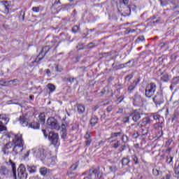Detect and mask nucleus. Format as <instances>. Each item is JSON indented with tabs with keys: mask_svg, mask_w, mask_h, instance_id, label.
<instances>
[{
	"mask_svg": "<svg viewBox=\"0 0 179 179\" xmlns=\"http://www.w3.org/2000/svg\"><path fill=\"white\" fill-rule=\"evenodd\" d=\"M152 120H150V117H144L143 119V125H148L149 124H152Z\"/></svg>",
	"mask_w": 179,
	"mask_h": 179,
	"instance_id": "nucleus-25",
	"label": "nucleus"
},
{
	"mask_svg": "<svg viewBox=\"0 0 179 179\" xmlns=\"http://www.w3.org/2000/svg\"><path fill=\"white\" fill-rule=\"evenodd\" d=\"M1 9L3 10V13L8 15L9 13V3L6 1H2Z\"/></svg>",
	"mask_w": 179,
	"mask_h": 179,
	"instance_id": "nucleus-15",
	"label": "nucleus"
},
{
	"mask_svg": "<svg viewBox=\"0 0 179 179\" xmlns=\"http://www.w3.org/2000/svg\"><path fill=\"white\" fill-rule=\"evenodd\" d=\"M30 155V150L27 151L26 154L24 155V159H27Z\"/></svg>",
	"mask_w": 179,
	"mask_h": 179,
	"instance_id": "nucleus-56",
	"label": "nucleus"
},
{
	"mask_svg": "<svg viewBox=\"0 0 179 179\" xmlns=\"http://www.w3.org/2000/svg\"><path fill=\"white\" fill-rule=\"evenodd\" d=\"M123 122L127 124V122H129V117H126L123 118Z\"/></svg>",
	"mask_w": 179,
	"mask_h": 179,
	"instance_id": "nucleus-50",
	"label": "nucleus"
},
{
	"mask_svg": "<svg viewBox=\"0 0 179 179\" xmlns=\"http://www.w3.org/2000/svg\"><path fill=\"white\" fill-rule=\"evenodd\" d=\"M20 19H22V20H24V15H25V13L24 11H23V10H21L20 11Z\"/></svg>",
	"mask_w": 179,
	"mask_h": 179,
	"instance_id": "nucleus-34",
	"label": "nucleus"
},
{
	"mask_svg": "<svg viewBox=\"0 0 179 179\" xmlns=\"http://www.w3.org/2000/svg\"><path fill=\"white\" fill-rule=\"evenodd\" d=\"M9 120V115L0 114V124L1 125H7Z\"/></svg>",
	"mask_w": 179,
	"mask_h": 179,
	"instance_id": "nucleus-12",
	"label": "nucleus"
},
{
	"mask_svg": "<svg viewBox=\"0 0 179 179\" xmlns=\"http://www.w3.org/2000/svg\"><path fill=\"white\" fill-rule=\"evenodd\" d=\"M122 131H120L119 132H113V133H111L110 134V138H117L118 136H121V135H122Z\"/></svg>",
	"mask_w": 179,
	"mask_h": 179,
	"instance_id": "nucleus-27",
	"label": "nucleus"
},
{
	"mask_svg": "<svg viewBox=\"0 0 179 179\" xmlns=\"http://www.w3.org/2000/svg\"><path fill=\"white\" fill-rule=\"evenodd\" d=\"M32 11L36 12V13H38V12H40V8L39 7H33Z\"/></svg>",
	"mask_w": 179,
	"mask_h": 179,
	"instance_id": "nucleus-44",
	"label": "nucleus"
},
{
	"mask_svg": "<svg viewBox=\"0 0 179 179\" xmlns=\"http://www.w3.org/2000/svg\"><path fill=\"white\" fill-rule=\"evenodd\" d=\"M10 171L5 166H0V176L1 177H8L9 176Z\"/></svg>",
	"mask_w": 179,
	"mask_h": 179,
	"instance_id": "nucleus-13",
	"label": "nucleus"
},
{
	"mask_svg": "<svg viewBox=\"0 0 179 179\" xmlns=\"http://www.w3.org/2000/svg\"><path fill=\"white\" fill-rule=\"evenodd\" d=\"M106 93V90H103L102 91H101V94L103 96V94H104Z\"/></svg>",
	"mask_w": 179,
	"mask_h": 179,
	"instance_id": "nucleus-63",
	"label": "nucleus"
},
{
	"mask_svg": "<svg viewBox=\"0 0 179 179\" xmlns=\"http://www.w3.org/2000/svg\"><path fill=\"white\" fill-rule=\"evenodd\" d=\"M131 160H129V157H127L122 159V166H128Z\"/></svg>",
	"mask_w": 179,
	"mask_h": 179,
	"instance_id": "nucleus-26",
	"label": "nucleus"
},
{
	"mask_svg": "<svg viewBox=\"0 0 179 179\" xmlns=\"http://www.w3.org/2000/svg\"><path fill=\"white\" fill-rule=\"evenodd\" d=\"M49 139L54 146H59V137L58 134L54 133L52 131L50 132Z\"/></svg>",
	"mask_w": 179,
	"mask_h": 179,
	"instance_id": "nucleus-7",
	"label": "nucleus"
},
{
	"mask_svg": "<svg viewBox=\"0 0 179 179\" xmlns=\"http://www.w3.org/2000/svg\"><path fill=\"white\" fill-rule=\"evenodd\" d=\"M90 143H92V139L85 140L86 146H90Z\"/></svg>",
	"mask_w": 179,
	"mask_h": 179,
	"instance_id": "nucleus-47",
	"label": "nucleus"
},
{
	"mask_svg": "<svg viewBox=\"0 0 179 179\" xmlns=\"http://www.w3.org/2000/svg\"><path fill=\"white\" fill-rule=\"evenodd\" d=\"M85 140L92 139V136L90 135V132L87 131L84 136Z\"/></svg>",
	"mask_w": 179,
	"mask_h": 179,
	"instance_id": "nucleus-37",
	"label": "nucleus"
},
{
	"mask_svg": "<svg viewBox=\"0 0 179 179\" xmlns=\"http://www.w3.org/2000/svg\"><path fill=\"white\" fill-rule=\"evenodd\" d=\"M60 4H61L60 0H55L54 3L52 6V9L57 8V5H60Z\"/></svg>",
	"mask_w": 179,
	"mask_h": 179,
	"instance_id": "nucleus-32",
	"label": "nucleus"
},
{
	"mask_svg": "<svg viewBox=\"0 0 179 179\" xmlns=\"http://www.w3.org/2000/svg\"><path fill=\"white\" fill-rule=\"evenodd\" d=\"M171 178V176L170 174H166L161 179H170Z\"/></svg>",
	"mask_w": 179,
	"mask_h": 179,
	"instance_id": "nucleus-48",
	"label": "nucleus"
},
{
	"mask_svg": "<svg viewBox=\"0 0 179 179\" xmlns=\"http://www.w3.org/2000/svg\"><path fill=\"white\" fill-rule=\"evenodd\" d=\"M3 131H6V127H5V124H0V132H2Z\"/></svg>",
	"mask_w": 179,
	"mask_h": 179,
	"instance_id": "nucleus-43",
	"label": "nucleus"
},
{
	"mask_svg": "<svg viewBox=\"0 0 179 179\" xmlns=\"http://www.w3.org/2000/svg\"><path fill=\"white\" fill-rule=\"evenodd\" d=\"M42 132H43L45 138H48V135L47 134V131H45V129H43Z\"/></svg>",
	"mask_w": 179,
	"mask_h": 179,
	"instance_id": "nucleus-58",
	"label": "nucleus"
},
{
	"mask_svg": "<svg viewBox=\"0 0 179 179\" xmlns=\"http://www.w3.org/2000/svg\"><path fill=\"white\" fill-rule=\"evenodd\" d=\"M132 78H134V76H132V75H128L126 78H125V79H126V80H131V79Z\"/></svg>",
	"mask_w": 179,
	"mask_h": 179,
	"instance_id": "nucleus-54",
	"label": "nucleus"
},
{
	"mask_svg": "<svg viewBox=\"0 0 179 179\" xmlns=\"http://www.w3.org/2000/svg\"><path fill=\"white\" fill-rule=\"evenodd\" d=\"M51 43H53V44H55V43H57V40L53 39L51 41Z\"/></svg>",
	"mask_w": 179,
	"mask_h": 179,
	"instance_id": "nucleus-64",
	"label": "nucleus"
},
{
	"mask_svg": "<svg viewBox=\"0 0 179 179\" xmlns=\"http://www.w3.org/2000/svg\"><path fill=\"white\" fill-rule=\"evenodd\" d=\"M133 121H134V122H137L138 121H139V120H141V114L135 110L133 113V117H132Z\"/></svg>",
	"mask_w": 179,
	"mask_h": 179,
	"instance_id": "nucleus-19",
	"label": "nucleus"
},
{
	"mask_svg": "<svg viewBox=\"0 0 179 179\" xmlns=\"http://www.w3.org/2000/svg\"><path fill=\"white\" fill-rule=\"evenodd\" d=\"M48 89H49L50 92H54V90H55V85L50 83L48 84Z\"/></svg>",
	"mask_w": 179,
	"mask_h": 179,
	"instance_id": "nucleus-31",
	"label": "nucleus"
},
{
	"mask_svg": "<svg viewBox=\"0 0 179 179\" xmlns=\"http://www.w3.org/2000/svg\"><path fill=\"white\" fill-rule=\"evenodd\" d=\"M129 64H131V60L124 64H120V68H126L127 65H128Z\"/></svg>",
	"mask_w": 179,
	"mask_h": 179,
	"instance_id": "nucleus-45",
	"label": "nucleus"
},
{
	"mask_svg": "<svg viewBox=\"0 0 179 179\" xmlns=\"http://www.w3.org/2000/svg\"><path fill=\"white\" fill-rule=\"evenodd\" d=\"M156 107H159V106H162L163 103H164V97L163 96V94H157L152 99Z\"/></svg>",
	"mask_w": 179,
	"mask_h": 179,
	"instance_id": "nucleus-8",
	"label": "nucleus"
},
{
	"mask_svg": "<svg viewBox=\"0 0 179 179\" xmlns=\"http://www.w3.org/2000/svg\"><path fill=\"white\" fill-rule=\"evenodd\" d=\"M20 124L22 125V127H27L29 122H27V119H26V117L24 115H22L19 118Z\"/></svg>",
	"mask_w": 179,
	"mask_h": 179,
	"instance_id": "nucleus-18",
	"label": "nucleus"
},
{
	"mask_svg": "<svg viewBox=\"0 0 179 179\" xmlns=\"http://www.w3.org/2000/svg\"><path fill=\"white\" fill-rule=\"evenodd\" d=\"M152 174H154V176H155V177H157V176H159V170L152 169Z\"/></svg>",
	"mask_w": 179,
	"mask_h": 179,
	"instance_id": "nucleus-42",
	"label": "nucleus"
},
{
	"mask_svg": "<svg viewBox=\"0 0 179 179\" xmlns=\"http://www.w3.org/2000/svg\"><path fill=\"white\" fill-rule=\"evenodd\" d=\"M10 81H5V80H0V85L1 86H6Z\"/></svg>",
	"mask_w": 179,
	"mask_h": 179,
	"instance_id": "nucleus-35",
	"label": "nucleus"
},
{
	"mask_svg": "<svg viewBox=\"0 0 179 179\" xmlns=\"http://www.w3.org/2000/svg\"><path fill=\"white\" fill-rule=\"evenodd\" d=\"M122 113H124V109L122 108H119V110H117V113L122 114Z\"/></svg>",
	"mask_w": 179,
	"mask_h": 179,
	"instance_id": "nucleus-60",
	"label": "nucleus"
},
{
	"mask_svg": "<svg viewBox=\"0 0 179 179\" xmlns=\"http://www.w3.org/2000/svg\"><path fill=\"white\" fill-rule=\"evenodd\" d=\"M64 70V69H62V66H61L60 65H56L55 66V71L57 72H62V71Z\"/></svg>",
	"mask_w": 179,
	"mask_h": 179,
	"instance_id": "nucleus-33",
	"label": "nucleus"
},
{
	"mask_svg": "<svg viewBox=\"0 0 179 179\" xmlns=\"http://www.w3.org/2000/svg\"><path fill=\"white\" fill-rule=\"evenodd\" d=\"M47 127L50 129H57V131L59 130L60 128L58 120L52 117H50L48 119Z\"/></svg>",
	"mask_w": 179,
	"mask_h": 179,
	"instance_id": "nucleus-4",
	"label": "nucleus"
},
{
	"mask_svg": "<svg viewBox=\"0 0 179 179\" xmlns=\"http://www.w3.org/2000/svg\"><path fill=\"white\" fill-rule=\"evenodd\" d=\"M145 37L143 36H139L136 40V43H140V41H144Z\"/></svg>",
	"mask_w": 179,
	"mask_h": 179,
	"instance_id": "nucleus-41",
	"label": "nucleus"
},
{
	"mask_svg": "<svg viewBox=\"0 0 179 179\" xmlns=\"http://www.w3.org/2000/svg\"><path fill=\"white\" fill-rule=\"evenodd\" d=\"M175 174L177 176L178 178H179V168L178 167L175 169Z\"/></svg>",
	"mask_w": 179,
	"mask_h": 179,
	"instance_id": "nucleus-49",
	"label": "nucleus"
},
{
	"mask_svg": "<svg viewBox=\"0 0 179 179\" xmlns=\"http://www.w3.org/2000/svg\"><path fill=\"white\" fill-rule=\"evenodd\" d=\"M71 110L75 113H76V111H78V114H83V113H85V105L76 103L75 102L71 103Z\"/></svg>",
	"mask_w": 179,
	"mask_h": 179,
	"instance_id": "nucleus-5",
	"label": "nucleus"
},
{
	"mask_svg": "<svg viewBox=\"0 0 179 179\" xmlns=\"http://www.w3.org/2000/svg\"><path fill=\"white\" fill-rule=\"evenodd\" d=\"M132 159H133L135 164H139V161L138 160V157H136V155H133Z\"/></svg>",
	"mask_w": 179,
	"mask_h": 179,
	"instance_id": "nucleus-38",
	"label": "nucleus"
},
{
	"mask_svg": "<svg viewBox=\"0 0 179 179\" xmlns=\"http://www.w3.org/2000/svg\"><path fill=\"white\" fill-rule=\"evenodd\" d=\"M142 104V96L141 95L136 94L134 98V105L141 106Z\"/></svg>",
	"mask_w": 179,
	"mask_h": 179,
	"instance_id": "nucleus-16",
	"label": "nucleus"
},
{
	"mask_svg": "<svg viewBox=\"0 0 179 179\" xmlns=\"http://www.w3.org/2000/svg\"><path fill=\"white\" fill-rule=\"evenodd\" d=\"M109 170H110V171H112L113 173H115V171L117 170V168L115 166H109Z\"/></svg>",
	"mask_w": 179,
	"mask_h": 179,
	"instance_id": "nucleus-40",
	"label": "nucleus"
},
{
	"mask_svg": "<svg viewBox=\"0 0 179 179\" xmlns=\"http://www.w3.org/2000/svg\"><path fill=\"white\" fill-rule=\"evenodd\" d=\"M157 89V86L155 83H150L145 87V96L148 99L155 96V93H156V90Z\"/></svg>",
	"mask_w": 179,
	"mask_h": 179,
	"instance_id": "nucleus-3",
	"label": "nucleus"
},
{
	"mask_svg": "<svg viewBox=\"0 0 179 179\" xmlns=\"http://www.w3.org/2000/svg\"><path fill=\"white\" fill-rule=\"evenodd\" d=\"M39 171L41 176H47L48 173H50V169H47L46 167H41L39 169Z\"/></svg>",
	"mask_w": 179,
	"mask_h": 179,
	"instance_id": "nucleus-21",
	"label": "nucleus"
},
{
	"mask_svg": "<svg viewBox=\"0 0 179 179\" xmlns=\"http://www.w3.org/2000/svg\"><path fill=\"white\" fill-rule=\"evenodd\" d=\"M154 120H159L160 118V115H157V114H154L152 115Z\"/></svg>",
	"mask_w": 179,
	"mask_h": 179,
	"instance_id": "nucleus-53",
	"label": "nucleus"
},
{
	"mask_svg": "<svg viewBox=\"0 0 179 179\" xmlns=\"http://www.w3.org/2000/svg\"><path fill=\"white\" fill-rule=\"evenodd\" d=\"M142 135H148V129H142Z\"/></svg>",
	"mask_w": 179,
	"mask_h": 179,
	"instance_id": "nucleus-59",
	"label": "nucleus"
},
{
	"mask_svg": "<svg viewBox=\"0 0 179 179\" xmlns=\"http://www.w3.org/2000/svg\"><path fill=\"white\" fill-rule=\"evenodd\" d=\"M173 157H167L166 162L168 163V164H170L171 162H173Z\"/></svg>",
	"mask_w": 179,
	"mask_h": 179,
	"instance_id": "nucleus-46",
	"label": "nucleus"
},
{
	"mask_svg": "<svg viewBox=\"0 0 179 179\" xmlns=\"http://www.w3.org/2000/svg\"><path fill=\"white\" fill-rule=\"evenodd\" d=\"M121 146V141H117L114 145H113V148L115 149H117L118 147Z\"/></svg>",
	"mask_w": 179,
	"mask_h": 179,
	"instance_id": "nucleus-39",
	"label": "nucleus"
},
{
	"mask_svg": "<svg viewBox=\"0 0 179 179\" xmlns=\"http://www.w3.org/2000/svg\"><path fill=\"white\" fill-rule=\"evenodd\" d=\"M161 80H162V82H168L169 80V74L163 75L161 78Z\"/></svg>",
	"mask_w": 179,
	"mask_h": 179,
	"instance_id": "nucleus-30",
	"label": "nucleus"
},
{
	"mask_svg": "<svg viewBox=\"0 0 179 179\" xmlns=\"http://www.w3.org/2000/svg\"><path fill=\"white\" fill-rule=\"evenodd\" d=\"M136 85H138V82L134 81V83L129 86L128 92H129L131 93V92H132V90H134L135 88L136 87Z\"/></svg>",
	"mask_w": 179,
	"mask_h": 179,
	"instance_id": "nucleus-23",
	"label": "nucleus"
},
{
	"mask_svg": "<svg viewBox=\"0 0 179 179\" xmlns=\"http://www.w3.org/2000/svg\"><path fill=\"white\" fill-rule=\"evenodd\" d=\"M125 138L127 139V138H128V137L125 135H123L122 137V141H124V142H126L127 140H125Z\"/></svg>",
	"mask_w": 179,
	"mask_h": 179,
	"instance_id": "nucleus-61",
	"label": "nucleus"
},
{
	"mask_svg": "<svg viewBox=\"0 0 179 179\" xmlns=\"http://www.w3.org/2000/svg\"><path fill=\"white\" fill-rule=\"evenodd\" d=\"M39 121L40 122H42V124L45 122V113H42L39 115Z\"/></svg>",
	"mask_w": 179,
	"mask_h": 179,
	"instance_id": "nucleus-28",
	"label": "nucleus"
},
{
	"mask_svg": "<svg viewBox=\"0 0 179 179\" xmlns=\"http://www.w3.org/2000/svg\"><path fill=\"white\" fill-rule=\"evenodd\" d=\"M76 169H78V164H73L72 166L70 167V170L71 171H74V170H76Z\"/></svg>",
	"mask_w": 179,
	"mask_h": 179,
	"instance_id": "nucleus-36",
	"label": "nucleus"
},
{
	"mask_svg": "<svg viewBox=\"0 0 179 179\" xmlns=\"http://www.w3.org/2000/svg\"><path fill=\"white\" fill-rule=\"evenodd\" d=\"M27 169L29 173H36L37 171V168L35 166H27Z\"/></svg>",
	"mask_w": 179,
	"mask_h": 179,
	"instance_id": "nucleus-22",
	"label": "nucleus"
},
{
	"mask_svg": "<svg viewBox=\"0 0 179 179\" xmlns=\"http://www.w3.org/2000/svg\"><path fill=\"white\" fill-rule=\"evenodd\" d=\"M106 111L108 113H111V111H113V106H110L106 108Z\"/></svg>",
	"mask_w": 179,
	"mask_h": 179,
	"instance_id": "nucleus-55",
	"label": "nucleus"
},
{
	"mask_svg": "<svg viewBox=\"0 0 179 179\" xmlns=\"http://www.w3.org/2000/svg\"><path fill=\"white\" fill-rule=\"evenodd\" d=\"M45 73L47 74L48 76H51V71L50 69H46L45 70Z\"/></svg>",
	"mask_w": 179,
	"mask_h": 179,
	"instance_id": "nucleus-57",
	"label": "nucleus"
},
{
	"mask_svg": "<svg viewBox=\"0 0 179 179\" xmlns=\"http://www.w3.org/2000/svg\"><path fill=\"white\" fill-rule=\"evenodd\" d=\"M13 145H14L12 152L13 156H17V155L23 153L24 143L23 142L22 134H15V138L13 139Z\"/></svg>",
	"mask_w": 179,
	"mask_h": 179,
	"instance_id": "nucleus-1",
	"label": "nucleus"
},
{
	"mask_svg": "<svg viewBox=\"0 0 179 179\" xmlns=\"http://www.w3.org/2000/svg\"><path fill=\"white\" fill-rule=\"evenodd\" d=\"M9 164L12 167L13 177L14 179H16V164H15L11 159H10Z\"/></svg>",
	"mask_w": 179,
	"mask_h": 179,
	"instance_id": "nucleus-17",
	"label": "nucleus"
},
{
	"mask_svg": "<svg viewBox=\"0 0 179 179\" xmlns=\"http://www.w3.org/2000/svg\"><path fill=\"white\" fill-rule=\"evenodd\" d=\"M34 155L36 157L41 159V160H43V159H50V157L45 152V150L43 148H38L36 151H34Z\"/></svg>",
	"mask_w": 179,
	"mask_h": 179,
	"instance_id": "nucleus-6",
	"label": "nucleus"
},
{
	"mask_svg": "<svg viewBox=\"0 0 179 179\" xmlns=\"http://www.w3.org/2000/svg\"><path fill=\"white\" fill-rule=\"evenodd\" d=\"M6 136H7V138H14V139H15V136H16V135L10 133V134H6Z\"/></svg>",
	"mask_w": 179,
	"mask_h": 179,
	"instance_id": "nucleus-52",
	"label": "nucleus"
},
{
	"mask_svg": "<svg viewBox=\"0 0 179 179\" xmlns=\"http://www.w3.org/2000/svg\"><path fill=\"white\" fill-rule=\"evenodd\" d=\"M97 122H99V118L96 116H92L90 122L91 127H94Z\"/></svg>",
	"mask_w": 179,
	"mask_h": 179,
	"instance_id": "nucleus-20",
	"label": "nucleus"
},
{
	"mask_svg": "<svg viewBox=\"0 0 179 179\" xmlns=\"http://www.w3.org/2000/svg\"><path fill=\"white\" fill-rule=\"evenodd\" d=\"M29 99H30V100H34V95L29 96Z\"/></svg>",
	"mask_w": 179,
	"mask_h": 179,
	"instance_id": "nucleus-62",
	"label": "nucleus"
},
{
	"mask_svg": "<svg viewBox=\"0 0 179 179\" xmlns=\"http://www.w3.org/2000/svg\"><path fill=\"white\" fill-rule=\"evenodd\" d=\"M73 33H76L78 30H79V27L78 26H74L72 29Z\"/></svg>",
	"mask_w": 179,
	"mask_h": 179,
	"instance_id": "nucleus-51",
	"label": "nucleus"
},
{
	"mask_svg": "<svg viewBox=\"0 0 179 179\" xmlns=\"http://www.w3.org/2000/svg\"><path fill=\"white\" fill-rule=\"evenodd\" d=\"M120 5H124L125 6H127V9H129V10H131V9L129 8V6H128V3L129 2V0H120Z\"/></svg>",
	"mask_w": 179,
	"mask_h": 179,
	"instance_id": "nucleus-29",
	"label": "nucleus"
},
{
	"mask_svg": "<svg viewBox=\"0 0 179 179\" xmlns=\"http://www.w3.org/2000/svg\"><path fill=\"white\" fill-rule=\"evenodd\" d=\"M12 145H13V143H11L9 142L4 145V147L2 148L3 155H9V149H12Z\"/></svg>",
	"mask_w": 179,
	"mask_h": 179,
	"instance_id": "nucleus-14",
	"label": "nucleus"
},
{
	"mask_svg": "<svg viewBox=\"0 0 179 179\" xmlns=\"http://www.w3.org/2000/svg\"><path fill=\"white\" fill-rule=\"evenodd\" d=\"M50 46L43 47L38 55V57L43 55V57L36 58L35 62H40V61H41L44 58V57L47 55V53L48 52V51H50Z\"/></svg>",
	"mask_w": 179,
	"mask_h": 179,
	"instance_id": "nucleus-10",
	"label": "nucleus"
},
{
	"mask_svg": "<svg viewBox=\"0 0 179 179\" xmlns=\"http://www.w3.org/2000/svg\"><path fill=\"white\" fill-rule=\"evenodd\" d=\"M84 176L83 179H96L101 178L103 173H100L98 169L92 168L89 171L83 173L82 176Z\"/></svg>",
	"mask_w": 179,
	"mask_h": 179,
	"instance_id": "nucleus-2",
	"label": "nucleus"
},
{
	"mask_svg": "<svg viewBox=\"0 0 179 179\" xmlns=\"http://www.w3.org/2000/svg\"><path fill=\"white\" fill-rule=\"evenodd\" d=\"M18 177L20 179H27V173L26 172V167L24 165L20 164L17 169Z\"/></svg>",
	"mask_w": 179,
	"mask_h": 179,
	"instance_id": "nucleus-9",
	"label": "nucleus"
},
{
	"mask_svg": "<svg viewBox=\"0 0 179 179\" xmlns=\"http://www.w3.org/2000/svg\"><path fill=\"white\" fill-rule=\"evenodd\" d=\"M29 127L31 128H32L33 129H40V124H38V122H31L29 124Z\"/></svg>",
	"mask_w": 179,
	"mask_h": 179,
	"instance_id": "nucleus-24",
	"label": "nucleus"
},
{
	"mask_svg": "<svg viewBox=\"0 0 179 179\" xmlns=\"http://www.w3.org/2000/svg\"><path fill=\"white\" fill-rule=\"evenodd\" d=\"M66 127H68V124L66 122H62V131H61V136L62 139H66L67 135H68V131L66 130Z\"/></svg>",
	"mask_w": 179,
	"mask_h": 179,
	"instance_id": "nucleus-11",
	"label": "nucleus"
}]
</instances>
